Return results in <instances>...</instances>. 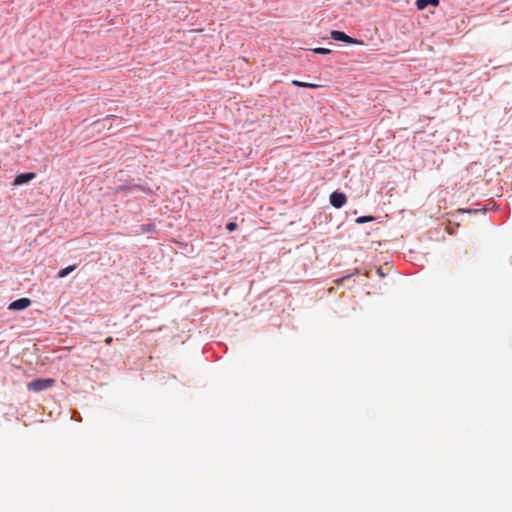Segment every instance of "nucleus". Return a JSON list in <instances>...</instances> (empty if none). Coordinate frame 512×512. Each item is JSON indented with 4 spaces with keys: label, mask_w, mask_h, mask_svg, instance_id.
<instances>
[{
    "label": "nucleus",
    "mask_w": 512,
    "mask_h": 512,
    "mask_svg": "<svg viewBox=\"0 0 512 512\" xmlns=\"http://www.w3.org/2000/svg\"><path fill=\"white\" fill-rule=\"evenodd\" d=\"M54 384L53 379H36L27 384L30 391L39 392L50 388Z\"/></svg>",
    "instance_id": "nucleus-1"
},
{
    "label": "nucleus",
    "mask_w": 512,
    "mask_h": 512,
    "mask_svg": "<svg viewBox=\"0 0 512 512\" xmlns=\"http://www.w3.org/2000/svg\"><path fill=\"white\" fill-rule=\"evenodd\" d=\"M331 38L335 41H341L348 44H362V41L352 38L342 31L333 30L331 32Z\"/></svg>",
    "instance_id": "nucleus-2"
},
{
    "label": "nucleus",
    "mask_w": 512,
    "mask_h": 512,
    "mask_svg": "<svg viewBox=\"0 0 512 512\" xmlns=\"http://www.w3.org/2000/svg\"><path fill=\"white\" fill-rule=\"evenodd\" d=\"M132 189H138V190H141L145 193H148V194H151L152 193V190L149 188V187H146V186H143V185H139V184H134V185H120L118 186L116 189H115V193L119 194V193H127L129 192L130 190Z\"/></svg>",
    "instance_id": "nucleus-3"
},
{
    "label": "nucleus",
    "mask_w": 512,
    "mask_h": 512,
    "mask_svg": "<svg viewBox=\"0 0 512 512\" xmlns=\"http://www.w3.org/2000/svg\"><path fill=\"white\" fill-rule=\"evenodd\" d=\"M347 201L346 195L341 192H333L330 195V203L335 208H341Z\"/></svg>",
    "instance_id": "nucleus-4"
},
{
    "label": "nucleus",
    "mask_w": 512,
    "mask_h": 512,
    "mask_svg": "<svg viewBox=\"0 0 512 512\" xmlns=\"http://www.w3.org/2000/svg\"><path fill=\"white\" fill-rule=\"evenodd\" d=\"M30 304H31L30 299H28V298H20L18 300L13 301L12 303H10L8 308L10 310H24L27 307H29Z\"/></svg>",
    "instance_id": "nucleus-5"
},
{
    "label": "nucleus",
    "mask_w": 512,
    "mask_h": 512,
    "mask_svg": "<svg viewBox=\"0 0 512 512\" xmlns=\"http://www.w3.org/2000/svg\"><path fill=\"white\" fill-rule=\"evenodd\" d=\"M36 177V174L33 172L29 173H22L15 177L13 181V185L18 186L25 183H28L29 181L33 180Z\"/></svg>",
    "instance_id": "nucleus-6"
},
{
    "label": "nucleus",
    "mask_w": 512,
    "mask_h": 512,
    "mask_svg": "<svg viewBox=\"0 0 512 512\" xmlns=\"http://www.w3.org/2000/svg\"><path fill=\"white\" fill-rule=\"evenodd\" d=\"M428 5L437 7L439 5V0H417L416 1V7L418 10H424Z\"/></svg>",
    "instance_id": "nucleus-7"
},
{
    "label": "nucleus",
    "mask_w": 512,
    "mask_h": 512,
    "mask_svg": "<svg viewBox=\"0 0 512 512\" xmlns=\"http://www.w3.org/2000/svg\"><path fill=\"white\" fill-rule=\"evenodd\" d=\"M76 269V265H71V266H68L64 269H61L59 272H58V277L59 278H64L66 277L68 274H70L71 272H73L74 270Z\"/></svg>",
    "instance_id": "nucleus-8"
},
{
    "label": "nucleus",
    "mask_w": 512,
    "mask_h": 512,
    "mask_svg": "<svg viewBox=\"0 0 512 512\" xmlns=\"http://www.w3.org/2000/svg\"><path fill=\"white\" fill-rule=\"evenodd\" d=\"M373 220H374L373 216H361L356 219V222L361 224V223L371 222Z\"/></svg>",
    "instance_id": "nucleus-9"
},
{
    "label": "nucleus",
    "mask_w": 512,
    "mask_h": 512,
    "mask_svg": "<svg viewBox=\"0 0 512 512\" xmlns=\"http://www.w3.org/2000/svg\"><path fill=\"white\" fill-rule=\"evenodd\" d=\"M142 230L145 232H154L155 231V225L154 224H147L142 226Z\"/></svg>",
    "instance_id": "nucleus-10"
},
{
    "label": "nucleus",
    "mask_w": 512,
    "mask_h": 512,
    "mask_svg": "<svg viewBox=\"0 0 512 512\" xmlns=\"http://www.w3.org/2000/svg\"><path fill=\"white\" fill-rule=\"evenodd\" d=\"M238 227L237 223L235 222H229L227 225H226V229L229 231V232H232L234 230H236Z\"/></svg>",
    "instance_id": "nucleus-11"
},
{
    "label": "nucleus",
    "mask_w": 512,
    "mask_h": 512,
    "mask_svg": "<svg viewBox=\"0 0 512 512\" xmlns=\"http://www.w3.org/2000/svg\"><path fill=\"white\" fill-rule=\"evenodd\" d=\"M314 53L325 55V54H329L330 50L326 49V48H316V49H314Z\"/></svg>",
    "instance_id": "nucleus-12"
},
{
    "label": "nucleus",
    "mask_w": 512,
    "mask_h": 512,
    "mask_svg": "<svg viewBox=\"0 0 512 512\" xmlns=\"http://www.w3.org/2000/svg\"><path fill=\"white\" fill-rule=\"evenodd\" d=\"M292 84L294 86H297V87H306L307 86V83L306 82H301V81H298V80H294L292 81Z\"/></svg>",
    "instance_id": "nucleus-13"
},
{
    "label": "nucleus",
    "mask_w": 512,
    "mask_h": 512,
    "mask_svg": "<svg viewBox=\"0 0 512 512\" xmlns=\"http://www.w3.org/2000/svg\"><path fill=\"white\" fill-rule=\"evenodd\" d=\"M350 276H344V277H341V278H338L336 279L334 282L336 285H341L346 279H348Z\"/></svg>",
    "instance_id": "nucleus-14"
},
{
    "label": "nucleus",
    "mask_w": 512,
    "mask_h": 512,
    "mask_svg": "<svg viewBox=\"0 0 512 512\" xmlns=\"http://www.w3.org/2000/svg\"><path fill=\"white\" fill-rule=\"evenodd\" d=\"M318 87H319V85H317V84L307 83V86L305 88L315 89V88H318Z\"/></svg>",
    "instance_id": "nucleus-15"
},
{
    "label": "nucleus",
    "mask_w": 512,
    "mask_h": 512,
    "mask_svg": "<svg viewBox=\"0 0 512 512\" xmlns=\"http://www.w3.org/2000/svg\"><path fill=\"white\" fill-rule=\"evenodd\" d=\"M113 342V338L111 336L105 339V344L110 345Z\"/></svg>",
    "instance_id": "nucleus-16"
},
{
    "label": "nucleus",
    "mask_w": 512,
    "mask_h": 512,
    "mask_svg": "<svg viewBox=\"0 0 512 512\" xmlns=\"http://www.w3.org/2000/svg\"><path fill=\"white\" fill-rule=\"evenodd\" d=\"M378 273L380 274V276H383L381 269H378Z\"/></svg>",
    "instance_id": "nucleus-17"
}]
</instances>
